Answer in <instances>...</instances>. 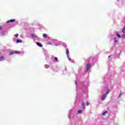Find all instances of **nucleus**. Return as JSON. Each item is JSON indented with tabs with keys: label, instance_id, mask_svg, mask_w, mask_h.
Returning a JSON list of instances; mask_svg holds the SVG:
<instances>
[{
	"label": "nucleus",
	"instance_id": "7ed1b4c3",
	"mask_svg": "<svg viewBox=\"0 0 125 125\" xmlns=\"http://www.w3.org/2000/svg\"><path fill=\"white\" fill-rule=\"evenodd\" d=\"M105 98H106V94H104L101 98V100H102V101H104V100H105Z\"/></svg>",
	"mask_w": 125,
	"mask_h": 125
},
{
	"label": "nucleus",
	"instance_id": "6e6552de",
	"mask_svg": "<svg viewBox=\"0 0 125 125\" xmlns=\"http://www.w3.org/2000/svg\"><path fill=\"white\" fill-rule=\"evenodd\" d=\"M46 37H47V34H43V38H44V39H46Z\"/></svg>",
	"mask_w": 125,
	"mask_h": 125
},
{
	"label": "nucleus",
	"instance_id": "0eeeda50",
	"mask_svg": "<svg viewBox=\"0 0 125 125\" xmlns=\"http://www.w3.org/2000/svg\"><path fill=\"white\" fill-rule=\"evenodd\" d=\"M106 89H107V90H106V94H105V95H106V94H109V92H110V91H109V88H107Z\"/></svg>",
	"mask_w": 125,
	"mask_h": 125
},
{
	"label": "nucleus",
	"instance_id": "f3484780",
	"mask_svg": "<svg viewBox=\"0 0 125 125\" xmlns=\"http://www.w3.org/2000/svg\"><path fill=\"white\" fill-rule=\"evenodd\" d=\"M13 53H14V52H11L9 54V55H12V54H13Z\"/></svg>",
	"mask_w": 125,
	"mask_h": 125
},
{
	"label": "nucleus",
	"instance_id": "2eb2a0df",
	"mask_svg": "<svg viewBox=\"0 0 125 125\" xmlns=\"http://www.w3.org/2000/svg\"><path fill=\"white\" fill-rule=\"evenodd\" d=\"M3 59H4V58H3V56H1V57H0V61H2V60H3Z\"/></svg>",
	"mask_w": 125,
	"mask_h": 125
},
{
	"label": "nucleus",
	"instance_id": "9d476101",
	"mask_svg": "<svg viewBox=\"0 0 125 125\" xmlns=\"http://www.w3.org/2000/svg\"><path fill=\"white\" fill-rule=\"evenodd\" d=\"M107 113H108V111H105L103 113V115L106 116V114Z\"/></svg>",
	"mask_w": 125,
	"mask_h": 125
},
{
	"label": "nucleus",
	"instance_id": "393cba45",
	"mask_svg": "<svg viewBox=\"0 0 125 125\" xmlns=\"http://www.w3.org/2000/svg\"><path fill=\"white\" fill-rule=\"evenodd\" d=\"M55 60L57 61L58 60V59H57V58H55Z\"/></svg>",
	"mask_w": 125,
	"mask_h": 125
},
{
	"label": "nucleus",
	"instance_id": "412c9836",
	"mask_svg": "<svg viewBox=\"0 0 125 125\" xmlns=\"http://www.w3.org/2000/svg\"><path fill=\"white\" fill-rule=\"evenodd\" d=\"M14 53H20V52L16 51V52H14Z\"/></svg>",
	"mask_w": 125,
	"mask_h": 125
},
{
	"label": "nucleus",
	"instance_id": "5701e85b",
	"mask_svg": "<svg viewBox=\"0 0 125 125\" xmlns=\"http://www.w3.org/2000/svg\"><path fill=\"white\" fill-rule=\"evenodd\" d=\"M0 30H2V26H0Z\"/></svg>",
	"mask_w": 125,
	"mask_h": 125
},
{
	"label": "nucleus",
	"instance_id": "aec40b11",
	"mask_svg": "<svg viewBox=\"0 0 125 125\" xmlns=\"http://www.w3.org/2000/svg\"><path fill=\"white\" fill-rule=\"evenodd\" d=\"M122 37H123V38L124 39H125V34H123V35H122Z\"/></svg>",
	"mask_w": 125,
	"mask_h": 125
},
{
	"label": "nucleus",
	"instance_id": "a878e982",
	"mask_svg": "<svg viewBox=\"0 0 125 125\" xmlns=\"http://www.w3.org/2000/svg\"><path fill=\"white\" fill-rule=\"evenodd\" d=\"M111 57V56H108V58H110Z\"/></svg>",
	"mask_w": 125,
	"mask_h": 125
},
{
	"label": "nucleus",
	"instance_id": "bb28decb",
	"mask_svg": "<svg viewBox=\"0 0 125 125\" xmlns=\"http://www.w3.org/2000/svg\"><path fill=\"white\" fill-rule=\"evenodd\" d=\"M65 71H66V70H67V69L65 68Z\"/></svg>",
	"mask_w": 125,
	"mask_h": 125
},
{
	"label": "nucleus",
	"instance_id": "ddd939ff",
	"mask_svg": "<svg viewBox=\"0 0 125 125\" xmlns=\"http://www.w3.org/2000/svg\"><path fill=\"white\" fill-rule=\"evenodd\" d=\"M32 37H33V38H36V37H37V35H35V34H31Z\"/></svg>",
	"mask_w": 125,
	"mask_h": 125
},
{
	"label": "nucleus",
	"instance_id": "4468645a",
	"mask_svg": "<svg viewBox=\"0 0 125 125\" xmlns=\"http://www.w3.org/2000/svg\"><path fill=\"white\" fill-rule=\"evenodd\" d=\"M122 32L125 33V25L124 26V27L122 30Z\"/></svg>",
	"mask_w": 125,
	"mask_h": 125
},
{
	"label": "nucleus",
	"instance_id": "39448f33",
	"mask_svg": "<svg viewBox=\"0 0 125 125\" xmlns=\"http://www.w3.org/2000/svg\"><path fill=\"white\" fill-rule=\"evenodd\" d=\"M66 53L67 57H68V56H69V50H68V49H66Z\"/></svg>",
	"mask_w": 125,
	"mask_h": 125
},
{
	"label": "nucleus",
	"instance_id": "4be33fe9",
	"mask_svg": "<svg viewBox=\"0 0 125 125\" xmlns=\"http://www.w3.org/2000/svg\"><path fill=\"white\" fill-rule=\"evenodd\" d=\"M122 95V94H120V95L118 97V98H121V96Z\"/></svg>",
	"mask_w": 125,
	"mask_h": 125
},
{
	"label": "nucleus",
	"instance_id": "6ab92c4d",
	"mask_svg": "<svg viewBox=\"0 0 125 125\" xmlns=\"http://www.w3.org/2000/svg\"><path fill=\"white\" fill-rule=\"evenodd\" d=\"M86 106H88L89 105V103L86 102Z\"/></svg>",
	"mask_w": 125,
	"mask_h": 125
},
{
	"label": "nucleus",
	"instance_id": "f8f14e48",
	"mask_svg": "<svg viewBox=\"0 0 125 125\" xmlns=\"http://www.w3.org/2000/svg\"><path fill=\"white\" fill-rule=\"evenodd\" d=\"M18 42H22V40H17V43H18Z\"/></svg>",
	"mask_w": 125,
	"mask_h": 125
},
{
	"label": "nucleus",
	"instance_id": "a211bd4d",
	"mask_svg": "<svg viewBox=\"0 0 125 125\" xmlns=\"http://www.w3.org/2000/svg\"><path fill=\"white\" fill-rule=\"evenodd\" d=\"M18 36H19V34H18L15 35V37H16V38H17V37H18Z\"/></svg>",
	"mask_w": 125,
	"mask_h": 125
},
{
	"label": "nucleus",
	"instance_id": "9b49d317",
	"mask_svg": "<svg viewBox=\"0 0 125 125\" xmlns=\"http://www.w3.org/2000/svg\"><path fill=\"white\" fill-rule=\"evenodd\" d=\"M116 35L117 37H118V38H119L120 39H121V35H120L119 34H118V33H116Z\"/></svg>",
	"mask_w": 125,
	"mask_h": 125
},
{
	"label": "nucleus",
	"instance_id": "f03ea898",
	"mask_svg": "<svg viewBox=\"0 0 125 125\" xmlns=\"http://www.w3.org/2000/svg\"><path fill=\"white\" fill-rule=\"evenodd\" d=\"M15 22V20L14 19L8 20L7 21V23H14Z\"/></svg>",
	"mask_w": 125,
	"mask_h": 125
},
{
	"label": "nucleus",
	"instance_id": "f257e3e1",
	"mask_svg": "<svg viewBox=\"0 0 125 125\" xmlns=\"http://www.w3.org/2000/svg\"><path fill=\"white\" fill-rule=\"evenodd\" d=\"M91 66V64L90 63L87 64L86 72H87V71L89 70V68H90Z\"/></svg>",
	"mask_w": 125,
	"mask_h": 125
},
{
	"label": "nucleus",
	"instance_id": "b1692460",
	"mask_svg": "<svg viewBox=\"0 0 125 125\" xmlns=\"http://www.w3.org/2000/svg\"><path fill=\"white\" fill-rule=\"evenodd\" d=\"M67 58L69 60H71V59L70 58H69V56L67 57Z\"/></svg>",
	"mask_w": 125,
	"mask_h": 125
},
{
	"label": "nucleus",
	"instance_id": "20e7f679",
	"mask_svg": "<svg viewBox=\"0 0 125 125\" xmlns=\"http://www.w3.org/2000/svg\"><path fill=\"white\" fill-rule=\"evenodd\" d=\"M37 45H38V46H39V47H42V44H41V43L37 42L36 43Z\"/></svg>",
	"mask_w": 125,
	"mask_h": 125
},
{
	"label": "nucleus",
	"instance_id": "dca6fc26",
	"mask_svg": "<svg viewBox=\"0 0 125 125\" xmlns=\"http://www.w3.org/2000/svg\"><path fill=\"white\" fill-rule=\"evenodd\" d=\"M114 42H118V40H117V38H114Z\"/></svg>",
	"mask_w": 125,
	"mask_h": 125
},
{
	"label": "nucleus",
	"instance_id": "423d86ee",
	"mask_svg": "<svg viewBox=\"0 0 125 125\" xmlns=\"http://www.w3.org/2000/svg\"><path fill=\"white\" fill-rule=\"evenodd\" d=\"M82 107L83 109H85V104H84V103H82Z\"/></svg>",
	"mask_w": 125,
	"mask_h": 125
},
{
	"label": "nucleus",
	"instance_id": "1a4fd4ad",
	"mask_svg": "<svg viewBox=\"0 0 125 125\" xmlns=\"http://www.w3.org/2000/svg\"><path fill=\"white\" fill-rule=\"evenodd\" d=\"M82 113H83V110H79L78 111V114H82Z\"/></svg>",
	"mask_w": 125,
	"mask_h": 125
}]
</instances>
